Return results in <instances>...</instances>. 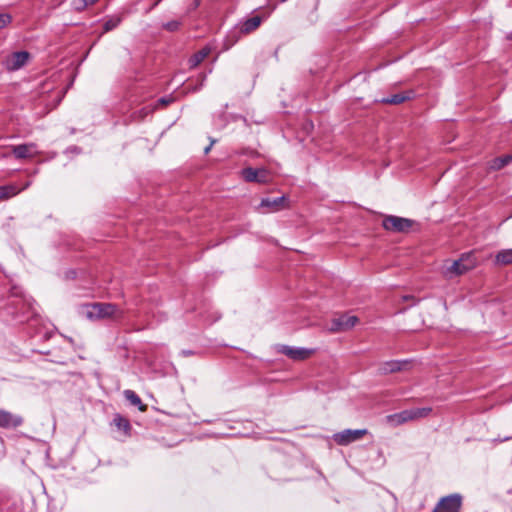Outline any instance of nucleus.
I'll return each instance as SVG.
<instances>
[{"label": "nucleus", "instance_id": "nucleus-1", "mask_svg": "<svg viewBox=\"0 0 512 512\" xmlns=\"http://www.w3.org/2000/svg\"><path fill=\"white\" fill-rule=\"evenodd\" d=\"M79 314L90 321H98L103 319H120L123 316L115 304L111 303H88L83 304L79 308Z\"/></svg>", "mask_w": 512, "mask_h": 512}, {"label": "nucleus", "instance_id": "nucleus-2", "mask_svg": "<svg viewBox=\"0 0 512 512\" xmlns=\"http://www.w3.org/2000/svg\"><path fill=\"white\" fill-rule=\"evenodd\" d=\"M477 260L473 253H464L458 260L446 261L443 265V275L448 279L460 276L473 269Z\"/></svg>", "mask_w": 512, "mask_h": 512}, {"label": "nucleus", "instance_id": "nucleus-3", "mask_svg": "<svg viewBox=\"0 0 512 512\" xmlns=\"http://www.w3.org/2000/svg\"><path fill=\"white\" fill-rule=\"evenodd\" d=\"M431 411L432 409L430 407L408 409L388 415L386 419L388 423L398 426L409 421L427 417Z\"/></svg>", "mask_w": 512, "mask_h": 512}, {"label": "nucleus", "instance_id": "nucleus-4", "mask_svg": "<svg viewBox=\"0 0 512 512\" xmlns=\"http://www.w3.org/2000/svg\"><path fill=\"white\" fill-rule=\"evenodd\" d=\"M413 223L414 222L408 218L389 215L383 219L382 225L384 229L388 231L404 233L411 229Z\"/></svg>", "mask_w": 512, "mask_h": 512}, {"label": "nucleus", "instance_id": "nucleus-5", "mask_svg": "<svg viewBox=\"0 0 512 512\" xmlns=\"http://www.w3.org/2000/svg\"><path fill=\"white\" fill-rule=\"evenodd\" d=\"M241 175L246 182L266 184L272 180L271 173L265 168L255 169L247 167L241 171Z\"/></svg>", "mask_w": 512, "mask_h": 512}, {"label": "nucleus", "instance_id": "nucleus-6", "mask_svg": "<svg viewBox=\"0 0 512 512\" xmlns=\"http://www.w3.org/2000/svg\"><path fill=\"white\" fill-rule=\"evenodd\" d=\"M462 496L451 494L440 499L433 512H460Z\"/></svg>", "mask_w": 512, "mask_h": 512}, {"label": "nucleus", "instance_id": "nucleus-7", "mask_svg": "<svg viewBox=\"0 0 512 512\" xmlns=\"http://www.w3.org/2000/svg\"><path fill=\"white\" fill-rule=\"evenodd\" d=\"M29 59L30 54L27 51L13 52L6 56L3 65L8 71H16L25 66Z\"/></svg>", "mask_w": 512, "mask_h": 512}, {"label": "nucleus", "instance_id": "nucleus-8", "mask_svg": "<svg viewBox=\"0 0 512 512\" xmlns=\"http://www.w3.org/2000/svg\"><path fill=\"white\" fill-rule=\"evenodd\" d=\"M352 326V316L346 314H341L337 317H334L330 324L325 326V329L330 333H339L350 329Z\"/></svg>", "mask_w": 512, "mask_h": 512}, {"label": "nucleus", "instance_id": "nucleus-9", "mask_svg": "<svg viewBox=\"0 0 512 512\" xmlns=\"http://www.w3.org/2000/svg\"><path fill=\"white\" fill-rule=\"evenodd\" d=\"M281 353H283L288 358L295 360V361H303L308 358H310L314 350L312 349H306V348H294L290 346H283L281 348Z\"/></svg>", "mask_w": 512, "mask_h": 512}, {"label": "nucleus", "instance_id": "nucleus-10", "mask_svg": "<svg viewBox=\"0 0 512 512\" xmlns=\"http://www.w3.org/2000/svg\"><path fill=\"white\" fill-rule=\"evenodd\" d=\"M260 207L266 208V212H277L288 207V198L286 196L264 198L261 200Z\"/></svg>", "mask_w": 512, "mask_h": 512}, {"label": "nucleus", "instance_id": "nucleus-11", "mask_svg": "<svg viewBox=\"0 0 512 512\" xmlns=\"http://www.w3.org/2000/svg\"><path fill=\"white\" fill-rule=\"evenodd\" d=\"M23 423V418L19 415H14L9 411L0 409V427L9 429L17 428Z\"/></svg>", "mask_w": 512, "mask_h": 512}, {"label": "nucleus", "instance_id": "nucleus-12", "mask_svg": "<svg viewBox=\"0 0 512 512\" xmlns=\"http://www.w3.org/2000/svg\"><path fill=\"white\" fill-rule=\"evenodd\" d=\"M36 145L34 143L13 146L12 152L17 159H27L35 156Z\"/></svg>", "mask_w": 512, "mask_h": 512}, {"label": "nucleus", "instance_id": "nucleus-13", "mask_svg": "<svg viewBox=\"0 0 512 512\" xmlns=\"http://www.w3.org/2000/svg\"><path fill=\"white\" fill-rule=\"evenodd\" d=\"M406 365H407L406 361H398V360L386 361L380 365L379 371L382 374L394 373V372L401 371L404 368V366H406Z\"/></svg>", "mask_w": 512, "mask_h": 512}, {"label": "nucleus", "instance_id": "nucleus-14", "mask_svg": "<svg viewBox=\"0 0 512 512\" xmlns=\"http://www.w3.org/2000/svg\"><path fill=\"white\" fill-rule=\"evenodd\" d=\"M412 95H413L412 91L400 92V93H396L391 96H388L386 98H383L382 102L386 103V104L398 105L407 100H410L412 98Z\"/></svg>", "mask_w": 512, "mask_h": 512}, {"label": "nucleus", "instance_id": "nucleus-15", "mask_svg": "<svg viewBox=\"0 0 512 512\" xmlns=\"http://www.w3.org/2000/svg\"><path fill=\"white\" fill-rule=\"evenodd\" d=\"M262 18L260 16H254L252 18L247 19L243 25L241 26V33L249 34L255 31L261 24Z\"/></svg>", "mask_w": 512, "mask_h": 512}, {"label": "nucleus", "instance_id": "nucleus-16", "mask_svg": "<svg viewBox=\"0 0 512 512\" xmlns=\"http://www.w3.org/2000/svg\"><path fill=\"white\" fill-rule=\"evenodd\" d=\"M124 396L131 405L137 406L141 412H145L147 410V405L142 403L141 398L133 390H125Z\"/></svg>", "mask_w": 512, "mask_h": 512}, {"label": "nucleus", "instance_id": "nucleus-17", "mask_svg": "<svg viewBox=\"0 0 512 512\" xmlns=\"http://www.w3.org/2000/svg\"><path fill=\"white\" fill-rule=\"evenodd\" d=\"M210 53V49L207 47L202 48L195 54H193L189 59V64L191 68L197 67Z\"/></svg>", "mask_w": 512, "mask_h": 512}, {"label": "nucleus", "instance_id": "nucleus-18", "mask_svg": "<svg viewBox=\"0 0 512 512\" xmlns=\"http://www.w3.org/2000/svg\"><path fill=\"white\" fill-rule=\"evenodd\" d=\"M495 262L499 265L512 264V248L500 250L495 256Z\"/></svg>", "mask_w": 512, "mask_h": 512}, {"label": "nucleus", "instance_id": "nucleus-19", "mask_svg": "<svg viewBox=\"0 0 512 512\" xmlns=\"http://www.w3.org/2000/svg\"><path fill=\"white\" fill-rule=\"evenodd\" d=\"M510 163H512V154L504 155L493 159L490 163V168L492 170H500Z\"/></svg>", "mask_w": 512, "mask_h": 512}, {"label": "nucleus", "instance_id": "nucleus-20", "mask_svg": "<svg viewBox=\"0 0 512 512\" xmlns=\"http://www.w3.org/2000/svg\"><path fill=\"white\" fill-rule=\"evenodd\" d=\"M113 423L119 430L123 431L125 434H128L129 431L131 430L129 420L119 414L115 416V418L113 419Z\"/></svg>", "mask_w": 512, "mask_h": 512}, {"label": "nucleus", "instance_id": "nucleus-21", "mask_svg": "<svg viewBox=\"0 0 512 512\" xmlns=\"http://www.w3.org/2000/svg\"><path fill=\"white\" fill-rule=\"evenodd\" d=\"M21 190L17 189V187L13 185L8 186H0V201L7 200L15 195H17Z\"/></svg>", "mask_w": 512, "mask_h": 512}, {"label": "nucleus", "instance_id": "nucleus-22", "mask_svg": "<svg viewBox=\"0 0 512 512\" xmlns=\"http://www.w3.org/2000/svg\"><path fill=\"white\" fill-rule=\"evenodd\" d=\"M334 440L340 445H347L352 442V430L346 429L341 433L334 435Z\"/></svg>", "mask_w": 512, "mask_h": 512}, {"label": "nucleus", "instance_id": "nucleus-23", "mask_svg": "<svg viewBox=\"0 0 512 512\" xmlns=\"http://www.w3.org/2000/svg\"><path fill=\"white\" fill-rule=\"evenodd\" d=\"M120 23H121V17L113 16L105 21L104 26H103L104 31L109 32V31L115 29Z\"/></svg>", "mask_w": 512, "mask_h": 512}, {"label": "nucleus", "instance_id": "nucleus-24", "mask_svg": "<svg viewBox=\"0 0 512 512\" xmlns=\"http://www.w3.org/2000/svg\"><path fill=\"white\" fill-rule=\"evenodd\" d=\"M98 0H74V7L78 11L84 10L86 7L95 4Z\"/></svg>", "mask_w": 512, "mask_h": 512}, {"label": "nucleus", "instance_id": "nucleus-25", "mask_svg": "<svg viewBox=\"0 0 512 512\" xmlns=\"http://www.w3.org/2000/svg\"><path fill=\"white\" fill-rule=\"evenodd\" d=\"M12 18L9 14L6 13H0V29L6 27L10 22Z\"/></svg>", "mask_w": 512, "mask_h": 512}, {"label": "nucleus", "instance_id": "nucleus-26", "mask_svg": "<svg viewBox=\"0 0 512 512\" xmlns=\"http://www.w3.org/2000/svg\"><path fill=\"white\" fill-rule=\"evenodd\" d=\"M367 434V430H356L354 429V442L359 440L363 435Z\"/></svg>", "mask_w": 512, "mask_h": 512}, {"label": "nucleus", "instance_id": "nucleus-27", "mask_svg": "<svg viewBox=\"0 0 512 512\" xmlns=\"http://www.w3.org/2000/svg\"><path fill=\"white\" fill-rule=\"evenodd\" d=\"M179 26V23L176 21L169 22L165 25V28L169 31H175Z\"/></svg>", "mask_w": 512, "mask_h": 512}, {"label": "nucleus", "instance_id": "nucleus-28", "mask_svg": "<svg viewBox=\"0 0 512 512\" xmlns=\"http://www.w3.org/2000/svg\"><path fill=\"white\" fill-rule=\"evenodd\" d=\"M158 102H159L161 105H163V106H167V105L171 102V100H170V99H167V98H161V99H159V101H158Z\"/></svg>", "mask_w": 512, "mask_h": 512}, {"label": "nucleus", "instance_id": "nucleus-29", "mask_svg": "<svg viewBox=\"0 0 512 512\" xmlns=\"http://www.w3.org/2000/svg\"><path fill=\"white\" fill-rule=\"evenodd\" d=\"M214 143H215V141H214V140H212V141H211V143H210V145H209V146H207V147L204 149V153H205V154H208V153L210 152V150H211V148H212V146H213V144H214Z\"/></svg>", "mask_w": 512, "mask_h": 512}, {"label": "nucleus", "instance_id": "nucleus-30", "mask_svg": "<svg viewBox=\"0 0 512 512\" xmlns=\"http://www.w3.org/2000/svg\"><path fill=\"white\" fill-rule=\"evenodd\" d=\"M369 443L372 444L373 443V437L372 435H369Z\"/></svg>", "mask_w": 512, "mask_h": 512}, {"label": "nucleus", "instance_id": "nucleus-31", "mask_svg": "<svg viewBox=\"0 0 512 512\" xmlns=\"http://www.w3.org/2000/svg\"><path fill=\"white\" fill-rule=\"evenodd\" d=\"M353 321H354V325H355L358 321L357 317L354 316Z\"/></svg>", "mask_w": 512, "mask_h": 512}, {"label": "nucleus", "instance_id": "nucleus-32", "mask_svg": "<svg viewBox=\"0 0 512 512\" xmlns=\"http://www.w3.org/2000/svg\"><path fill=\"white\" fill-rule=\"evenodd\" d=\"M370 449L375 452V448L373 446L370 447Z\"/></svg>", "mask_w": 512, "mask_h": 512}]
</instances>
